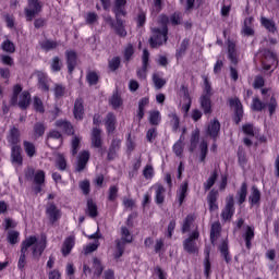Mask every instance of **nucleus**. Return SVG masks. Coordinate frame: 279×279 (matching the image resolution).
<instances>
[{"mask_svg":"<svg viewBox=\"0 0 279 279\" xmlns=\"http://www.w3.org/2000/svg\"><path fill=\"white\" fill-rule=\"evenodd\" d=\"M220 132H221V123L219 122V120L217 118H215L214 120H210L206 129L207 135L210 136L214 142H216L217 138H219Z\"/></svg>","mask_w":279,"mask_h":279,"instance_id":"ddd939ff","label":"nucleus"},{"mask_svg":"<svg viewBox=\"0 0 279 279\" xmlns=\"http://www.w3.org/2000/svg\"><path fill=\"white\" fill-rule=\"evenodd\" d=\"M242 239L245 243L246 250H252V243L254 239H256V228L253 226H246L244 232L242 233Z\"/></svg>","mask_w":279,"mask_h":279,"instance_id":"4468645a","label":"nucleus"},{"mask_svg":"<svg viewBox=\"0 0 279 279\" xmlns=\"http://www.w3.org/2000/svg\"><path fill=\"white\" fill-rule=\"evenodd\" d=\"M248 204L251 206H258L260 204V190L256 185L251 187V195L248 196Z\"/></svg>","mask_w":279,"mask_h":279,"instance_id":"7c9ffc66","label":"nucleus"},{"mask_svg":"<svg viewBox=\"0 0 279 279\" xmlns=\"http://www.w3.org/2000/svg\"><path fill=\"white\" fill-rule=\"evenodd\" d=\"M88 160H90V151L82 150L77 156L75 172L82 173V171H84V169H86V167L88 165Z\"/></svg>","mask_w":279,"mask_h":279,"instance_id":"dca6fc26","label":"nucleus"},{"mask_svg":"<svg viewBox=\"0 0 279 279\" xmlns=\"http://www.w3.org/2000/svg\"><path fill=\"white\" fill-rule=\"evenodd\" d=\"M92 145L96 149H101V145H104V140L101 138V131L99 128H93L92 130Z\"/></svg>","mask_w":279,"mask_h":279,"instance_id":"bb28decb","label":"nucleus"},{"mask_svg":"<svg viewBox=\"0 0 279 279\" xmlns=\"http://www.w3.org/2000/svg\"><path fill=\"white\" fill-rule=\"evenodd\" d=\"M121 240L125 241L128 244L132 243L134 241V238L132 236V232H130V229L128 227H121Z\"/></svg>","mask_w":279,"mask_h":279,"instance_id":"e2e57ef3","label":"nucleus"},{"mask_svg":"<svg viewBox=\"0 0 279 279\" xmlns=\"http://www.w3.org/2000/svg\"><path fill=\"white\" fill-rule=\"evenodd\" d=\"M236 199L239 206H243L245 204V201L247 199V182H243L240 186V189L236 192Z\"/></svg>","mask_w":279,"mask_h":279,"instance_id":"f704fd0d","label":"nucleus"},{"mask_svg":"<svg viewBox=\"0 0 279 279\" xmlns=\"http://www.w3.org/2000/svg\"><path fill=\"white\" fill-rule=\"evenodd\" d=\"M11 162L23 167V148H21V146L11 147Z\"/></svg>","mask_w":279,"mask_h":279,"instance_id":"412c9836","label":"nucleus"},{"mask_svg":"<svg viewBox=\"0 0 279 279\" xmlns=\"http://www.w3.org/2000/svg\"><path fill=\"white\" fill-rule=\"evenodd\" d=\"M86 82L89 86H97L99 84V74L95 71L87 73Z\"/></svg>","mask_w":279,"mask_h":279,"instance_id":"bf43d9fd","label":"nucleus"},{"mask_svg":"<svg viewBox=\"0 0 279 279\" xmlns=\"http://www.w3.org/2000/svg\"><path fill=\"white\" fill-rule=\"evenodd\" d=\"M260 25L265 27L269 34H276L278 32V26H276V22L271 19H267L265 16L260 17Z\"/></svg>","mask_w":279,"mask_h":279,"instance_id":"473e14b6","label":"nucleus"},{"mask_svg":"<svg viewBox=\"0 0 279 279\" xmlns=\"http://www.w3.org/2000/svg\"><path fill=\"white\" fill-rule=\"evenodd\" d=\"M80 143L81 140L77 135L73 136L72 144H71V155L77 156V153L80 151Z\"/></svg>","mask_w":279,"mask_h":279,"instance_id":"774afa93","label":"nucleus"},{"mask_svg":"<svg viewBox=\"0 0 279 279\" xmlns=\"http://www.w3.org/2000/svg\"><path fill=\"white\" fill-rule=\"evenodd\" d=\"M148 122L153 128H158L162 123V114L158 110H150L148 112Z\"/></svg>","mask_w":279,"mask_h":279,"instance_id":"c756f323","label":"nucleus"},{"mask_svg":"<svg viewBox=\"0 0 279 279\" xmlns=\"http://www.w3.org/2000/svg\"><path fill=\"white\" fill-rule=\"evenodd\" d=\"M219 234H221V223L217 221L211 225V229H210L211 243H216V241L219 239Z\"/></svg>","mask_w":279,"mask_h":279,"instance_id":"a18cd8bd","label":"nucleus"},{"mask_svg":"<svg viewBox=\"0 0 279 279\" xmlns=\"http://www.w3.org/2000/svg\"><path fill=\"white\" fill-rule=\"evenodd\" d=\"M195 219H197V216L195 214H189L185 217L181 227L182 234H186V232H191V226L195 223Z\"/></svg>","mask_w":279,"mask_h":279,"instance_id":"72a5a7b5","label":"nucleus"},{"mask_svg":"<svg viewBox=\"0 0 279 279\" xmlns=\"http://www.w3.org/2000/svg\"><path fill=\"white\" fill-rule=\"evenodd\" d=\"M147 69H149V50L144 49L142 54V66L136 70L138 80H147Z\"/></svg>","mask_w":279,"mask_h":279,"instance_id":"9d476101","label":"nucleus"},{"mask_svg":"<svg viewBox=\"0 0 279 279\" xmlns=\"http://www.w3.org/2000/svg\"><path fill=\"white\" fill-rule=\"evenodd\" d=\"M40 47L44 51H52V49H58V41L51 40V39H46L45 41H41Z\"/></svg>","mask_w":279,"mask_h":279,"instance_id":"5fc2aeb1","label":"nucleus"},{"mask_svg":"<svg viewBox=\"0 0 279 279\" xmlns=\"http://www.w3.org/2000/svg\"><path fill=\"white\" fill-rule=\"evenodd\" d=\"M47 132V124L45 122H36L33 126L34 138H43Z\"/></svg>","mask_w":279,"mask_h":279,"instance_id":"e433bc0d","label":"nucleus"},{"mask_svg":"<svg viewBox=\"0 0 279 279\" xmlns=\"http://www.w3.org/2000/svg\"><path fill=\"white\" fill-rule=\"evenodd\" d=\"M7 138H8V143H10L12 147L19 146V143H21V131L19 130V128L16 126L11 128Z\"/></svg>","mask_w":279,"mask_h":279,"instance_id":"a878e982","label":"nucleus"},{"mask_svg":"<svg viewBox=\"0 0 279 279\" xmlns=\"http://www.w3.org/2000/svg\"><path fill=\"white\" fill-rule=\"evenodd\" d=\"M197 239H199V231L194 230L190 235L183 241V250L187 254H197L199 247H197Z\"/></svg>","mask_w":279,"mask_h":279,"instance_id":"0eeeda50","label":"nucleus"},{"mask_svg":"<svg viewBox=\"0 0 279 279\" xmlns=\"http://www.w3.org/2000/svg\"><path fill=\"white\" fill-rule=\"evenodd\" d=\"M189 194V182L181 183L179 187V192L177 194V201L179 203V206H182L184 204V199H186V195Z\"/></svg>","mask_w":279,"mask_h":279,"instance_id":"c9c22d12","label":"nucleus"},{"mask_svg":"<svg viewBox=\"0 0 279 279\" xmlns=\"http://www.w3.org/2000/svg\"><path fill=\"white\" fill-rule=\"evenodd\" d=\"M85 215L90 217V219H97V217H99V208L93 198L87 199Z\"/></svg>","mask_w":279,"mask_h":279,"instance_id":"4be33fe9","label":"nucleus"},{"mask_svg":"<svg viewBox=\"0 0 279 279\" xmlns=\"http://www.w3.org/2000/svg\"><path fill=\"white\" fill-rule=\"evenodd\" d=\"M73 247H75V236L70 235L65 238L61 247L62 256L66 257L71 252H73Z\"/></svg>","mask_w":279,"mask_h":279,"instance_id":"5701e85b","label":"nucleus"},{"mask_svg":"<svg viewBox=\"0 0 279 279\" xmlns=\"http://www.w3.org/2000/svg\"><path fill=\"white\" fill-rule=\"evenodd\" d=\"M242 132L246 137L243 138V144L246 147H252L253 142L251 138H254V123H245L242 125Z\"/></svg>","mask_w":279,"mask_h":279,"instance_id":"a211bd4d","label":"nucleus"},{"mask_svg":"<svg viewBox=\"0 0 279 279\" xmlns=\"http://www.w3.org/2000/svg\"><path fill=\"white\" fill-rule=\"evenodd\" d=\"M158 138V128L153 126L146 132V141L147 143H154Z\"/></svg>","mask_w":279,"mask_h":279,"instance_id":"052dcab7","label":"nucleus"},{"mask_svg":"<svg viewBox=\"0 0 279 279\" xmlns=\"http://www.w3.org/2000/svg\"><path fill=\"white\" fill-rule=\"evenodd\" d=\"M189 45H191V40L189 38H184L180 47L175 51L177 60H182V58H184V53H186V49H189Z\"/></svg>","mask_w":279,"mask_h":279,"instance_id":"79ce46f5","label":"nucleus"},{"mask_svg":"<svg viewBox=\"0 0 279 279\" xmlns=\"http://www.w3.org/2000/svg\"><path fill=\"white\" fill-rule=\"evenodd\" d=\"M116 243V252L113 254L116 260H119V258H121V256H123V254H125V245H128V242H125L124 240L121 239H117L114 241Z\"/></svg>","mask_w":279,"mask_h":279,"instance_id":"58836bf2","label":"nucleus"},{"mask_svg":"<svg viewBox=\"0 0 279 279\" xmlns=\"http://www.w3.org/2000/svg\"><path fill=\"white\" fill-rule=\"evenodd\" d=\"M29 247L32 252V256L34 260H40V256L47 250V239H41L38 241L36 235H31L22 241L20 257L17 260V269L21 272L25 271V267H27V256H29Z\"/></svg>","mask_w":279,"mask_h":279,"instance_id":"f03ea898","label":"nucleus"},{"mask_svg":"<svg viewBox=\"0 0 279 279\" xmlns=\"http://www.w3.org/2000/svg\"><path fill=\"white\" fill-rule=\"evenodd\" d=\"M235 208H234V196L227 197V203L225 208L221 211L222 221H230L232 217H234Z\"/></svg>","mask_w":279,"mask_h":279,"instance_id":"9b49d317","label":"nucleus"},{"mask_svg":"<svg viewBox=\"0 0 279 279\" xmlns=\"http://www.w3.org/2000/svg\"><path fill=\"white\" fill-rule=\"evenodd\" d=\"M46 216L51 226H56L60 219H62V209L58 208L56 203H47L46 205Z\"/></svg>","mask_w":279,"mask_h":279,"instance_id":"6e6552de","label":"nucleus"},{"mask_svg":"<svg viewBox=\"0 0 279 279\" xmlns=\"http://www.w3.org/2000/svg\"><path fill=\"white\" fill-rule=\"evenodd\" d=\"M65 62L69 75H73V71L77 66V52L75 50L65 51Z\"/></svg>","mask_w":279,"mask_h":279,"instance_id":"2eb2a0df","label":"nucleus"},{"mask_svg":"<svg viewBox=\"0 0 279 279\" xmlns=\"http://www.w3.org/2000/svg\"><path fill=\"white\" fill-rule=\"evenodd\" d=\"M54 125L56 128H59V130H62L63 134H66L68 136H73L75 134V128L66 120L59 119L54 122Z\"/></svg>","mask_w":279,"mask_h":279,"instance_id":"6ab92c4d","label":"nucleus"},{"mask_svg":"<svg viewBox=\"0 0 279 279\" xmlns=\"http://www.w3.org/2000/svg\"><path fill=\"white\" fill-rule=\"evenodd\" d=\"M228 104L230 108H233L232 122L235 125H239L241 121H243V117H245V111L243 110V104L239 97H231L228 99Z\"/></svg>","mask_w":279,"mask_h":279,"instance_id":"20e7f679","label":"nucleus"},{"mask_svg":"<svg viewBox=\"0 0 279 279\" xmlns=\"http://www.w3.org/2000/svg\"><path fill=\"white\" fill-rule=\"evenodd\" d=\"M199 136H201L199 129H195L194 131H192V134L190 137V146H189V151L191 154H193L195 149H197L199 145Z\"/></svg>","mask_w":279,"mask_h":279,"instance_id":"cd10ccee","label":"nucleus"},{"mask_svg":"<svg viewBox=\"0 0 279 279\" xmlns=\"http://www.w3.org/2000/svg\"><path fill=\"white\" fill-rule=\"evenodd\" d=\"M158 25H161V28H151V36L148 40L151 49L162 47V45L169 40V15L160 14L158 17Z\"/></svg>","mask_w":279,"mask_h":279,"instance_id":"7ed1b4c3","label":"nucleus"},{"mask_svg":"<svg viewBox=\"0 0 279 279\" xmlns=\"http://www.w3.org/2000/svg\"><path fill=\"white\" fill-rule=\"evenodd\" d=\"M117 197H119V186L111 185L108 190V201L117 202Z\"/></svg>","mask_w":279,"mask_h":279,"instance_id":"338daca9","label":"nucleus"},{"mask_svg":"<svg viewBox=\"0 0 279 279\" xmlns=\"http://www.w3.org/2000/svg\"><path fill=\"white\" fill-rule=\"evenodd\" d=\"M107 22L111 29L114 31L117 36L120 38H125V36H128V31L125 29V20L121 19V15H116V21L110 17Z\"/></svg>","mask_w":279,"mask_h":279,"instance_id":"1a4fd4ad","label":"nucleus"},{"mask_svg":"<svg viewBox=\"0 0 279 279\" xmlns=\"http://www.w3.org/2000/svg\"><path fill=\"white\" fill-rule=\"evenodd\" d=\"M207 156H208V142L203 140L199 143V162H206Z\"/></svg>","mask_w":279,"mask_h":279,"instance_id":"864d4df0","label":"nucleus"},{"mask_svg":"<svg viewBox=\"0 0 279 279\" xmlns=\"http://www.w3.org/2000/svg\"><path fill=\"white\" fill-rule=\"evenodd\" d=\"M211 97L201 96L199 104L204 114H210L213 112V100Z\"/></svg>","mask_w":279,"mask_h":279,"instance_id":"2f4dec72","label":"nucleus"},{"mask_svg":"<svg viewBox=\"0 0 279 279\" xmlns=\"http://www.w3.org/2000/svg\"><path fill=\"white\" fill-rule=\"evenodd\" d=\"M23 147H24V151H25L26 156H28V158H34L36 156V145H34V143L24 141Z\"/></svg>","mask_w":279,"mask_h":279,"instance_id":"de8ad7c7","label":"nucleus"},{"mask_svg":"<svg viewBox=\"0 0 279 279\" xmlns=\"http://www.w3.org/2000/svg\"><path fill=\"white\" fill-rule=\"evenodd\" d=\"M31 104H32V94H29L28 90L22 92L20 95V100L17 101L16 106H19L21 110H27Z\"/></svg>","mask_w":279,"mask_h":279,"instance_id":"393cba45","label":"nucleus"},{"mask_svg":"<svg viewBox=\"0 0 279 279\" xmlns=\"http://www.w3.org/2000/svg\"><path fill=\"white\" fill-rule=\"evenodd\" d=\"M23 93V85L21 84H15L13 86V94L10 98V106H16L19 104V95Z\"/></svg>","mask_w":279,"mask_h":279,"instance_id":"c03bdc74","label":"nucleus"},{"mask_svg":"<svg viewBox=\"0 0 279 279\" xmlns=\"http://www.w3.org/2000/svg\"><path fill=\"white\" fill-rule=\"evenodd\" d=\"M19 236H21L19 231L10 230L7 236L8 243H10V245H16V243H19Z\"/></svg>","mask_w":279,"mask_h":279,"instance_id":"69168bd1","label":"nucleus"},{"mask_svg":"<svg viewBox=\"0 0 279 279\" xmlns=\"http://www.w3.org/2000/svg\"><path fill=\"white\" fill-rule=\"evenodd\" d=\"M84 114H85L84 98L78 97L74 101L73 117L76 121H84Z\"/></svg>","mask_w":279,"mask_h":279,"instance_id":"f3484780","label":"nucleus"},{"mask_svg":"<svg viewBox=\"0 0 279 279\" xmlns=\"http://www.w3.org/2000/svg\"><path fill=\"white\" fill-rule=\"evenodd\" d=\"M125 5H128V0H113L114 16H128Z\"/></svg>","mask_w":279,"mask_h":279,"instance_id":"b1692460","label":"nucleus"},{"mask_svg":"<svg viewBox=\"0 0 279 279\" xmlns=\"http://www.w3.org/2000/svg\"><path fill=\"white\" fill-rule=\"evenodd\" d=\"M105 128L107 134H114L117 130V116L113 112H108L105 119Z\"/></svg>","mask_w":279,"mask_h":279,"instance_id":"aec40b11","label":"nucleus"},{"mask_svg":"<svg viewBox=\"0 0 279 279\" xmlns=\"http://www.w3.org/2000/svg\"><path fill=\"white\" fill-rule=\"evenodd\" d=\"M145 106H149V97H143L138 101V109L136 114L138 121H143V119H145Z\"/></svg>","mask_w":279,"mask_h":279,"instance_id":"ea45409f","label":"nucleus"},{"mask_svg":"<svg viewBox=\"0 0 279 279\" xmlns=\"http://www.w3.org/2000/svg\"><path fill=\"white\" fill-rule=\"evenodd\" d=\"M54 167L56 169H58V171H64L68 167V163H66V158L64 157V155L62 154H59L56 158V161H54Z\"/></svg>","mask_w":279,"mask_h":279,"instance_id":"3c124183","label":"nucleus"},{"mask_svg":"<svg viewBox=\"0 0 279 279\" xmlns=\"http://www.w3.org/2000/svg\"><path fill=\"white\" fill-rule=\"evenodd\" d=\"M33 107L36 112H39V114H45V105L43 104V99H40V97L35 96L33 98Z\"/></svg>","mask_w":279,"mask_h":279,"instance_id":"4d7b16f0","label":"nucleus"},{"mask_svg":"<svg viewBox=\"0 0 279 279\" xmlns=\"http://www.w3.org/2000/svg\"><path fill=\"white\" fill-rule=\"evenodd\" d=\"M166 189L163 184L157 183L155 185V203L160 206V204H165V193Z\"/></svg>","mask_w":279,"mask_h":279,"instance_id":"c85d7f7f","label":"nucleus"},{"mask_svg":"<svg viewBox=\"0 0 279 279\" xmlns=\"http://www.w3.org/2000/svg\"><path fill=\"white\" fill-rule=\"evenodd\" d=\"M236 156L240 167H245L247 165V154L245 153V148L243 146L238 147Z\"/></svg>","mask_w":279,"mask_h":279,"instance_id":"09e8293b","label":"nucleus"},{"mask_svg":"<svg viewBox=\"0 0 279 279\" xmlns=\"http://www.w3.org/2000/svg\"><path fill=\"white\" fill-rule=\"evenodd\" d=\"M124 62H130L134 58V46L129 44L123 50Z\"/></svg>","mask_w":279,"mask_h":279,"instance_id":"0e129e2a","label":"nucleus"},{"mask_svg":"<svg viewBox=\"0 0 279 279\" xmlns=\"http://www.w3.org/2000/svg\"><path fill=\"white\" fill-rule=\"evenodd\" d=\"M93 269H94V276L96 278H101V274H104V264H101V259L98 257L93 258Z\"/></svg>","mask_w":279,"mask_h":279,"instance_id":"49530a36","label":"nucleus"},{"mask_svg":"<svg viewBox=\"0 0 279 279\" xmlns=\"http://www.w3.org/2000/svg\"><path fill=\"white\" fill-rule=\"evenodd\" d=\"M1 49L5 51V53H14L16 51V46L12 40L7 39L1 44Z\"/></svg>","mask_w":279,"mask_h":279,"instance_id":"680f3d73","label":"nucleus"},{"mask_svg":"<svg viewBox=\"0 0 279 279\" xmlns=\"http://www.w3.org/2000/svg\"><path fill=\"white\" fill-rule=\"evenodd\" d=\"M260 62L264 71H271V66H278V54L266 48L262 51Z\"/></svg>","mask_w":279,"mask_h":279,"instance_id":"423d86ee","label":"nucleus"},{"mask_svg":"<svg viewBox=\"0 0 279 279\" xmlns=\"http://www.w3.org/2000/svg\"><path fill=\"white\" fill-rule=\"evenodd\" d=\"M69 89L62 83L54 84L53 94L54 99H62V97H66Z\"/></svg>","mask_w":279,"mask_h":279,"instance_id":"a19ab883","label":"nucleus"},{"mask_svg":"<svg viewBox=\"0 0 279 279\" xmlns=\"http://www.w3.org/2000/svg\"><path fill=\"white\" fill-rule=\"evenodd\" d=\"M109 104L112 106L113 110H119V108L123 106V98H121L119 93H116L109 99Z\"/></svg>","mask_w":279,"mask_h":279,"instance_id":"8fccbe9b","label":"nucleus"},{"mask_svg":"<svg viewBox=\"0 0 279 279\" xmlns=\"http://www.w3.org/2000/svg\"><path fill=\"white\" fill-rule=\"evenodd\" d=\"M217 178H219V173L217 172V170H214L210 173V175L207 179V181L204 183V191H205V193H207V191H210L215 186V184L217 182Z\"/></svg>","mask_w":279,"mask_h":279,"instance_id":"37998d69","label":"nucleus"},{"mask_svg":"<svg viewBox=\"0 0 279 279\" xmlns=\"http://www.w3.org/2000/svg\"><path fill=\"white\" fill-rule=\"evenodd\" d=\"M33 182L35 186H33V191L35 195L43 193V186H45L46 174L44 170H37L33 177Z\"/></svg>","mask_w":279,"mask_h":279,"instance_id":"f8f14e48","label":"nucleus"},{"mask_svg":"<svg viewBox=\"0 0 279 279\" xmlns=\"http://www.w3.org/2000/svg\"><path fill=\"white\" fill-rule=\"evenodd\" d=\"M121 68V57L116 56L112 59L108 60V69L114 73V71H119Z\"/></svg>","mask_w":279,"mask_h":279,"instance_id":"603ef678","label":"nucleus"},{"mask_svg":"<svg viewBox=\"0 0 279 279\" xmlns=\"http://www.w3.org/2000/svg\"><path fill=\"white\" fill-rule=\"evenodd\" d=\"M170 119V126L172 128V132H178L180 130V117H178V113L172 112L168 114Z\"/></svg>","mask_w":279,"mask_h":279,"instance_id":"6e6d98bb","label":"nucleus"},{"mask_svg":"<svg viewBox=\"0 0 279 279\" xmlns=\"http://www.w3.org/2000/svg\"><path fill=\"white\" fill-rule=\"evenodd\" d=\"M264 86L265 77H263L262 75L255 76L253 82V88H255V90L262 88L260 93L263 100H260V98L258 97H254L252 100L251 108L252 110H254V112H263V110L267 108L269 116L274 117V114H276V110L278 109V99H276V95H271L269 98V92L271 90V88Z\"/></svg>","mask_w":279,"mask_h":279,"instance_id":"f257e3e1","label":"nucleus"},{"mask_svg":"<svg viewBox=\"0 0 279 279\" xmlns=\"http://www.w3.org/2000/svg\"><path fill=\"white\" fill-rule=\"evenodd\" d=\"M204 269H205L204 274L206 278H210V272H211L210 251L205 252Z\"/></svg>","mask_w":279,"mask_h":279,"instance_id":"13d9d810","label":"nucleus"},{"mask_svg":"<svg viewBox=\"0 0 279 279\" xmlns=\"http://www.w3.org/2000/svg\"><path fill=\"white\" fill-rule=\"evenodd\" d=\"M40 12H43V2L40 0H27V7L24 9L27 23H32Z\"/></svg>","mask_w":279,"mask_h":279,"instance_id":"39448f33","label":"nucleus"},{"mask_svg":"<svg viewBox=\"0 0 279 279\" xmlns=\"http://www.w3.org/2000/svg\"><path fill=\"white\" fill-rule=\"evenodd\" d=\"M219 252L227 265H230V263H232V255H230V247L228 246V241H222L219 246Z\"/></svg>","mask_w":279,"mask_h":279,"instance_id":"4c0bfd02","label":"nucleus"}]
</instances>
